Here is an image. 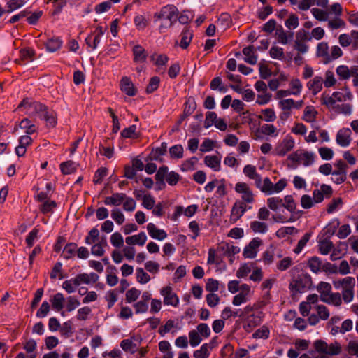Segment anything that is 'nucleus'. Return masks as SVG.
Returning a JSON list of instances; mask_svg holds the SVG:
<instances>
[{
    "instance_id": "2",
    "label": "nucleus",
    "mask_w": 358,
    "mask_h": 358,
    "mask_svg": "<svg viewBox=\"0 0 358 358\" xmlns=\"http://www.w3.org/2000/svg\"><path fill=\"white\" fill-rule=\"evenodd\" d=\"M24 107L29 111V115L31 117L38 116L41 119L43 118L45 113L48 111V107L39 102H29L28 99H24L19 104L17 108Z\"/></svg>"
},
{
    "instance_id": "55",
    "label": "nucleus",
    "mask_w": 358,
    "mask_h": 358,
    "mask_svg": "<svg viewBox=\"0 0 358 358\" xmlns=\"http://www.w3.org/2000/svg\"><path fill=\"white\" fill-rule=\"evenodd\" d=\"M134 23L138 30H143L148 24V21L142 15H136L134 17Z\"/></svg>"
},
{
    "instance_id": "16",
    "label": "nucleus",
    "mask_w": 358,
    "mask_h": 358,
    "mask_svg": "<svg viewBox=\"0 0 358 358\" xmlns=\"http://www.w3.org/2000/svg\"><path fill=\"white\" fill-rule=\"evenodd\" d=\"M126 199L124 193H114L110 196H106L104 200V203L108 206H118Z\"/></svg>"
},
{
    "instance_id": "37",
    "label": "nucleus",
    "mask_w": 358,
    "mask_h": 358,
    "mask_svg": "<svg viewBox=\"0 0 358 358\" xmlns=\"http://www.w3.org/2000/svg\"><path fill=\"white\" fill-rule=\"evenodd\" d=\"M209 345L208 343L203 344L199 350H195L193 355L195 358H208L210 355Z\"/></svg>"
},
{
    "instance_id": "61",
    "label": "nucleus",
    "mask_w": 358,
    "mask_h": 358,
    "mask_svg": "<svg viewBox=\"0 0 358 358\" xmlns=\"http://www.w3.org/2000/svg\"><path fill=\"white\" fill-rule=\"evenodd\" d=\"M189 343L192 347L198 345L201 341V338L200 337L199 333L195 330L189 331Z\"/></svg>"
},
{
    "instance_id": "29",
    "label": "nucleus",
    "mask_w": 358,
    "mask_h": 358,
    "mask_svg": "<svg viewBox=\"0 0 358 358\" xmlns=\"http://www.w3.org/2000/svg\"><path fill=\"white\" fill-rule=\"evenodd\" d=\"M20 127L25 129L27 135L32 134L36 131V125L32 124L28 118H24L20 122Z\"/></svg>"
},
{
    "instance_id": "59",
    "label": "nucleus",
    "mask_w": 358,
    "mask_h": 358,
    "mask_svg": "<svg viewBox=\"0 0 358 358\" xmlns=\"http://www.w3.org/2000/svg\"><path fill=\"white\" fill-rule=\"evenodd\" d=\"M285 26L291 29H295L299 26V18L296 14H291L285 21Z\"/></svg>"
},
{
    "instance_id": "58",
    "label": "nucleus",
    "mask_w": 358,
    "mask_h": 358,
    "mask_svg": "<svg viewBox=\"0 0 358 358\" xmlns=\"http://www.w3.org/2000/svg\"><path fill=\"white\" fill-rule=\"evenodd\" d=\"M76 248L77 245L74 243L66 244L63 250L64 258H71L74 255Z\"/></svg>"
},
{
    "instance_id": "54",
    "label": "nucleus",
    "mask_w": 358,
    "mask_h": 358,
    "mask_svg": "<svg viewBox=\"0 0 358 358\" xmlns=\"http://www.w3.org/2000/svg\"><path fill=\"white\" fill-rule=\"evenodd\" d=\"M160 78L158 76L152 77L146 87L147 93L150 94L155 92L158 88Z\"/></svg>"
},
{
    "instance_id": "57",
    "label": "nucleus",
    "mask_w": 358,
    "mask_h": 358,
    "mask_svg": "<svg viewBox=\"0 0 358 358\" xmlns=\"http://www.w3.org/2000/svg\"><path fill=\"white\" fill-rule=\"evenodd\" d=\"M165 178L169 185L174 186L178 182L180 176L178 173L175 171H171L169 173L167 172Z\"/></svg>"
},
{
    "instance_id": "36",
    "label": "nucleus",
    "mask_w": 358,
    "mask_h": 358,
    "mask_svg": "<svg viewBox=\"0 0 358 358\" xmlns=\"http://www.w3.org/2000/svg\"><path fill=\"white\" fill-rule=\"evenodd\" d=\"M150 59L155 62V64L159 66V70L161 69L160 66H165L169 60V57L166 55H156L153 54L150 56Z\"/></svg>"
},
{
    "instance_id": "31",
    "label": "nucleus",
    "mask_w": 358,
    "mask_h": 358,
    "mask_svg": "<svg viewBox=\"0 0 358 358\" xmlns=\"http://www.w3.org/2000/svg\"><path fill=\"white\" fill-rule=\"evenodd\" d=\"M250 292H239V294L234 297L232 301L233 305L240 306L246 303L250 299Z\"/></svg>"
},
{
    "instance_id": "1",
    "label": "nucleus",
    "mask_w": 358,
    "mask_h": 358,
    "mask_svg": "<svg viewBox=\"0 0 358 358\" xmlns=\"http://www.w3.org/2000/svg\"><path fill=\"white\" fill-rule=\"evenodd\" d=\"M99 280V275L95 273H82L74 278L65 280L62 284V288L66 291H73L78 288L86 289V285H92Z\"/></svg>"
},
{
    "instance_id": "43",
    "label": "nucleus",
    "mask_w": 358,
    "mask_h": 358,
    "mask_svg": "<svg viewBox=\"0 0 358 358\" xmlns=\"http://www.w3.org/2000/svg\"><path fill=\"white\" fill-rule=\"evenodd\" d=\"M179 299L175 292H165L164 302L166 305L176 306L178 303Z\"/></svg>"
},
{
    "instance_id": "63",
    "label": "nucleus",
    "mask_w": 358,
    "mask_h": 358,
    "mask_svg": "<svg viewBox=\"0 0 358 358\" xmlns=\"http://www.w3.org/2000/svg\"><path fill=\"white\" fill-rule=\"evenodd\" d=\"M137 280L140 283L144 284L150 280V275L141 268L136 270Z\"/></svg>"
},
{
    "instance_id": "8",
    "label": "nucleus",
    "mask_w": 358,
    "mask_h": 358,
    "mask_svg": "<svg viewBox=\"0 0 358 358\" xmlns=\"http://www.w3.org/2000/svg\"><path fill=\"white\" fill-rule=\"evenodd\" d=\"M246 204L243 201L235 202L232 206L230 215V222L236 223L245 213Z\"/></svg>"
},
{
    "instance_id": "26",
    "label": "nucleus",
    "mask_w": 358,
    "mask_h": 358,
    "mask_svg": "<svg viewBox=\"0 0 358 358\" xmlns=\"http://www.w3.org/2000/svg\"><path fill=\"white\" fill-rule=\"evenodd\" d=\"M64 296L60 292H57L51 300L52 308L57 311L62 310L64 308Z\"/></svg>"
},
{
    "instance_id": "50",
    "label": "nucleus",
    "mask_w": 358,
    "mask_h": 358,
    "mask_svg": "<svg viewBox=\"0 0 358 358\" xmlns=\"http://www.w3.org/2000/svg\"><path fill=\"white\" fill-rule=\"evenodd\" d=\"M224 286L220 285L219 281L213 278L208 280L206 285V291H217L219 289H223Z\"/></svg>"
},
{
    "instance_id": "47",
    "label": "nucleus",
    "mask_w": 358,
    "mask_h": 358,
    "mask_svg": "<svg viewBox=\"0 0 358 358\" xmlns=\"http://www.w3.org/2000/svg\"><path fill=\"white\" fill-rule=\"evenodd\" d=\"M270 331L268 328L266 326H263L261 328L258 329L255 332L252 334L254 338H264L266 339L269 337Z\"/></svg>"
},
{
    "instance_id": "10",
    "label": "nucleus",
    "mask_w": 358,
    "mask_h": 358,
    "mask_svg": "<svg viewBox=\"0 0 358 358\" xmlns=\"http://www.w3.org/2000/svg\"><path fill=\"white\" fill-rule=\"evenodd\" d=\"M320 299L322 301L340 306L341 304V298L339 292H320Z\"/></svg>"
},
{
    "instance_id": "19",
    "label": "nucleus",
    "mask_w": 358,
    "mask_h": 358,
    "mask_svg": "<svg viewBox=\"0 0 358 358\" xmlns=\"http://www.w3.org/2000/svg\"><path fill=\"white\" fill-rule=\"evenodd\" d=\"M134 61L135 62H145L147 58V53L145 49L140 45H136L133 48Z\"/></svg>"
},
{
    "instance_id": "17",
    "label": "nucleus",
    "mask_w": 358,
    "mask_h": 358,
    "mask_svg": "<svg viewBox=\"0 0 358 358\" xmlns=\"http://www.w3.org/2000/svg\"><path fill=\"white\" fill-rule=\"evenodd\" d=\"M147 230L150 236L155 239L162 241L167 236L164 230L157 229L153 223H149L147 225Z\"/></svg>"
},
{
    "instance_id": "39",
    "label": "nucleus",
    "mask_w": 358,
    "mask_h": 358,
    "mask_svg": "<svg viewBox=\"0 0 358 358\" xmlns=\"http://www.w3.org/2000/svg\"><path fill=\"white\" fill-rule=\"evenodd\" d=\"M72 325V322L70 320L64 322L59 329L61 334L65 338L71 336L73 332Z\"/></svg>"
},
{
    "instance_id": "4",
    "label": "nucleus",
    "mask_w": 358,
    "mask_h": 358,
    "mask_svg": "<svg viewBox=\"0 0 358 358\" xmlns=\"http://www.w3.org/2000/svg\"><path fill=\"white\" fill-rule=\"evenodd\" d=\"M289 287L295 291H306L313 287L312 278L307 273L299 275L296 279H294L289 284Z\"/></svg>"
},
{
    "instance_id": "46",
    "label": "nucleus",
    "mask_w": 358,
    "mask_h": 358,
    "mask_svg": "<svg viewBox=\"0 0 358 358\" xmlns=\"http://www.w3.org/2000/svg\"><path fill=\"white\" fill-rule=\"evenodd\" d=\"M285 203L282 206L285 207L289 212H294L296 208V203H295L292 195H287L284 198Z\"/></svg>"
},
{
    "instance_id": "24",
    "label": "nucleus",
    "mask_w": 358,
    "mask_h": 358,
    "mask_svg": "<svg viewBox=\"0 0 358 358\" xmlns=\"http://www.w3.org/2000/svg\"><path fill=\"white\" fill-rule=\"evenodd\" d=\"M221 316L223 320H229L231 317L242 318L243 313L241 309L233 310L230 307H226L222 310Z\"/></svg>"
},
{
    "instance_id": "21",
    "label": "nucleus",
    "mask_w": 358,
    "mask_h": 358,
    "mask_svg": "<svg viewBox=\"0 0 358 358\" xmlns=\"http://www.w3.org/2000/svg\"><path fill=\"white\" fill-rule=\"evenodd\" d=\"M220 158L215 155H207L204 158L205 164L215 171L220 169Z\"/></svg>"
},
{
    "instance_id": "45",
    "label": "nucleus",
    "mask_w": 358,
    "mask_h": 358,
    "mask_svg": "<svg viewBox=\"0 0 358 358\" xmlns=\"http://www.w3.org/2000/svg\"><path fill=\"white\" fill-rule=\"evenodd\" d=\"M311 236V233H306L303 236L299 241L296 247L294 248V252L299 254L305 247Z\"/></svg>"
},
{
    "instance_id": "35",
    "label": "nucleus",
    "mask_w": 358,
    "mask_h": 358,
    "mask_svg": "<svg viewBox=\"0 0 358 358\" xmlns=\"http://www.w3.org/2000/svg\"><path fill=\"white\" fill-rule=\"evenodd\" d=\"M317 113L313 106H307L304 110L303 119L308 122H313L315 120Z\"/></svg>"
},
{
    "instance_id": "32",
    "label": "nucleus",
    "mask_w": 358,
    "mask_h": 358,
    "mask_svg": "<svg viewBox=\"0 0 358 358\" xmlns=\"http://www.w3.org/2000/svg\"><path fill=\"white\" fill-rule=\"evenodd\" d=\"M262 192L271 194L273 193V184L268 178H265L263 184H262V178H260L259 187H257Z\"/></svg>"
},
{
    "instance_id": "25",
    "label": "nucleus",
    "mask_w": 358,
    "mask_h": 358,
    "mask_svg": "<svg viewBox=\"0 0 358 358\" xmlns=\"http://www.w3.org/2000/svg\"><path fill=\"white\" fill-rule=\"evenodd\" d=\"M319 251L322 255H327L334 248L333 243L329 238H324L319 242Z\"/></svg>"
},
{
    "instance_id": "18",
    "label": "nucleus",
    "mask_w": 358,
    "mask_h": 358,
    "mask_svg": "<svg viewBox=\"0 0 358 358\" xmlns=\"http://www.w3.org/2000/svg\"><path fill=\"white\" fill-rule=\"evenodd\" d=\"M120 88L122 92L130 96H134L136 93L133 83L127 77L122 78L120 83Z\"/></svg>"
},
{
    "instance_id": "62",
    "label": "nucleus",
    "mask_w": 358,
    "mask_h": 358,
    "mask_svg": "<svg viewBox=\"0 0 358 358\" xmlns=\"http://www.w3.org/2000/svg\"><path fill=\"white\" fill-rule=\"evenodd\" d=\"M314 201L310 196L304 194L301 198V205L304 209H309L314 205Z\"/></svg>"
},
{
    "instance_id": "48",
    "label": "nucleus",
    "mask_w": 358,
    "mask_h": 358,
    "mask_svg": "<svg viewBox=\"0 0 358 358\" xmlns=\"http://www.w3.org/2000/svg\"><path fill=\"white\" fill-rule=\"evenodd\" d=\"M136 126L133 124L127 128L124 129L121 132V135L124 138H136L138 137V135L136 133Z\"/></svg>"
},
{
    "instance_id": "34",
    "label": "nucleus",
    "mask_w": 358,
    "mask_h": 358,
    "mask_svg": "<svg viewBox=\"0 0 358 358\" xmlns=\"http://www.w3.org/2000/svg\"><path fill=\"white\" fill-rule=\"evenodd\" d=\"M62 43L59 38H50L46 42L45 46L49 52H55L61 48Z\"/></svg>"
},
{
    "instance_id": "13",
    "label": "nucleus",
    "mask_w": 358,
    "mask_h": 358,
    "mask_svg": "<svg viewBox=\"0 0 358 358\" xmlns=\"http://www.w3.org/2000/svg\"><path fill=\"white\" fill-rule=\"evenodd\" d=\"M316 55L318 57L322 58L324 64H327L330 63L328 43L326 42L320 43L317 46Z\"/></svg>"
},
{
    "instance_id": "40",
    "label": "nucleus",
    "mask_w": 358,
    "mask_h": 358,
    "mask_svg": "<svg viewBox=\"0 0 358 358\" xmlns=\"http://www.w3.org/2000/svg\"><path fill=\"white\" fill-rule=\"evenodd\" d=\"M183 147L181 145H176L170 148V156L173 159H180L183 157Z\"/></svg>"
},
{
    "instance_id": "60",
    "label": "nucleus",
    "mask_w": 358,
    "mask_h": 358,
    "mask_svg": "<svg viewBox=\"0 0 358 358\" xmlns=\"http://www.w3.org/2000/svg\"><path fill=\"white\" fill-rule=\"evenodd\" d=\"M169 14H168L166 17V20H168L169 23H171L173 25V23L176 21L178 17V11L177 8L173 5H170V10H169L168 12Z\"/></svg>"
},
{
    "instance_id": "27",
    "label": "nucleus",
    "mask_w": 358,
    "mask_h": 358,
    "mask_svg": "<svg viewBox=\"0 0 358 358\" xmlns=\"http://www.w3.org/2000/svg\"><path fill=\"white\" fill-rule=\"evenodd\" d=\"M224 254L230 257L231 263L233 262L232 257L240 252V248L238 246H234L229 243H226L222 247Z\"/></svg>"
},
{
    "instance_id": "7",
    "label": "nucleus",
    "mask_w": 358,
    "mask_h": 358,
    "mask_svg": "<svg viewBox=\"0 0 358 358\" xmlns=\"http://www.w3.org/2000/svg\"><path fill=\"white\" fill-rule=\"evenodd\" d=\"M243 327L247 332H250L255 327L262 322V317L260 314H254L247 315L242 318Z\"/></svg>"
},
{
    "instance_id": "44",
    "label": "nucleus",
    "mask_w": 358,
    "mask_h": 358,
    "mask_svg": "<svg viewBox=\"0 0 358 358\" xmlns=\"http://www.w3.org/2000/svg\"><path fill=\"white\" fill-rule=\"evenodd\" d=\"M193 34L189 30H185L182 33V38L180 41V47L183 49H186L189 45Z\"/></svg>"
},
{
    "instance_id": "9",
    "label": "nucleus",
    "mask_w": 358,
    "mask_h": 358,
    "mask_svg": "<svg viewBox=\"0 0 358 358\" xmlns=\"http://www.w3.org/2000/svg\"><path fill=\"white\" fill-rule=\"evenodd\" d=\"M294 145V141L291 137H287L275 148V153L279 156H285Z\"/></svg>"
},
{
    "instance_id": "6",
    "label": "nucleus",
    "mask_w": 358,
    "mask_h": 358,
    "mask_svg": "<svg viewBox=\"0 0 358 358\" xmlns=\"http://www.w3.org/2000/svg\"><path fill=\"white\" fill-rule=\"evenodd\" d=\"M235 191L237 193L242 194V201L244 203H253L254 199V194L251 189H250L248 184L245 182H238L235 185Z\"/></svg>"
},
{
    "instance_id": "51",
    "label": "nucleus",
    "mask_w": 358,
    "mask_h": 358,
    "mask_svg": "<svg viewBox=\"0 0 358 358\" xmlns=\"http://www.w3.org/2000/svg\"><path fill=\"white\" fill-rule=\"evenodd\" d=\"M267 204L270 209L276 210L279 206H282L283 201L278 197H271L267 199Z\"/></svg>"
},
{
    "instance_id": "12",
    "label": "nucleus",
    "mask_w": 358,
    "mask_h": 358,
    "mask_svg": "<svg viewBox=\"0 0 358 358\" xmlns=\"http://www.w3.org/2000/svg\"><path fill=\"white\" fill-rule=\"evenodd\" d=\"M350 129H343L338 131L336 135V143L342 147L349 145L350 143Z\"/></svg>"
},
{
    "instance_id": "64",
    "label": "nucleus",
    "mask_w": 358,
    "mask_h": 358,
    "mask_svg": "<svg viewBox=\"0 0 358 358\" xmlns=\"http://www.w3.org/2000/svg\"><path fill=\"white\" fill-rule=\"evenodd\" d=\"M292 264V259L289 257H286L282 259L277 264V268L281 271L287 270Z\"/></svg>"
},
{
    "instance_id": "22",
    "label": "nucleus",
    "mask_w": 358,
    "mask_h": 358,
    "mask_svg": "<svg viewBox=\"0 0 358 358\" xmlns=\"http://www.w3.org/2000/svg\"><path fill=\"white\" fill-rule=\"evenodd\" d=\"M147 240L146 235L144 232H141L138 235L128 236L126 238L125 241L128 245L138 244L143 245Z\"/></svg>"
},
{
    "instance_id": "23",
    "label": "nucleus",
    "mask_w": 358,
    "mask_h": 358,
    "mask_svg": "<svg viewBox=\"0 0 358 358\" xmlns=\"http://www.w3.org/2000/svg\"><path fill=\"white\" fill-rule=\"evenodd\" d=\"M275 35L278 37V41L282 44H287L289 40H292L294 36L293 32H285L280 26L276 29Z\"/></svg>"
},
{
    "instance_id": "15",
    "label": "nucleus",
    "mask_w": 358,
    "mask_h": 358,
    "mask_svg": "<svg viewBox=\"0 0 358 358\" xmlns=\"http://www.w3.org/2000/svg\"><path fill=\"white\" fill-rule=\"evenodd\" d=\"M243 173L250 179L255 180L256 187H259L260 175L257 172L256 167L253 165L248 164L243 168Z\"/></svg>"
},
{
    "instance_id": "28",
    "label": "nucleus",
    "mask_w": 358,
    "mask_h": 358,
    "mask_svg": "<svg viewBox=\"0 0 358 358\" xmlns=\"http://www.w3.org/2000/svg\"><path fill=\"white\" fill-rule=\"evenodd\" d=\"M60 169L62 173L64 175L71 174L76 171V166L74 162L69 160L62 162L60 164Z\"/></svg>"
},
{
    "instance_id": "30",
    "label": "nucleus",
    "mask_w": 358,
    "mask_h": 358,
    "mask_svg": "<svg viewBox=\"0 0 358 358\" xmlns=\"http://www.w3.org/2000/svg\"><path fill=\"white\" fill-rule=\"evenodd\" d=\"M355 281L353 278L347 277L342 281L336 282L335 284L341 285L343 291H352L355 285ZM336 287L338 288V286L336 285Z\"/></svg>"
},
{
    "instance_id": "20",
    "label": "nucleus",
    "mask_w": 358,
    "mask_h": 358,
    "mask_svg": "<svg viewBox=\"0 0 358 358\" xmlns=\"http://www.w3.org/2000/svg\"><path fill=\"white\" fill-rule=\"evenodd\" d=\"M322 83L323 78L320 76H315L307 83V87L312 91L313 94H316L322 90Z\"/></svg>"
},
{
    "instance_id": "11",
    "label": "nucleus",
    "mask_w": 358,
    "mask_h": 358,
    "mask_svg": "<svg viewBox=\"0 0 358 358\" xmlns=\"http://www.w3.org/2000/svg\"><path fill=\"white\" fill-rule=\"evenodd\" d=\"M168 167L166 166H162L159 167L155 174V180L157 190H162L165 188L166 184L164 178L168 172Z\"/></svg>"
},
{
    "instance_id": "41",
    "label": "nucleus",
    "mask_w": 358,
    "mask_h": 358,
    "mask_svg": "<svg viewBox=\"0 0 358 358\" xmlns=\"http://www.w3.org/2000/svg\"><path fill=\"white\" fill-rule=\"evenodd\" d=\"M298 230L294 227H284L279 229L276 236L279 238H285L287 235H292L297 233Z\"/></svg>"
},
{
    "instance_id": "33",
    "label": "nucleus",
    "mask_w": 358,
    "mask_h": 358,
    "mask_svg": "<svg viewBox=\"0 0 358 358\" xmlns=\"http://www.w3.org/2000/svg\"><path fill=\"white\" fill-rule=\"evenodd\" d=\"M250 228L255 233L264 234L268 229V226L264 222L253 221L250 223Z\"/></svg>"
},
{
    "instance_id": "42",
    "label": "nucleus",
    "mask_w": 358,
    "mask_h": 358,
    "mask_svg": "<svg viewBox=\"0 0 358 358\" xmlns=\"http://www.w3.org/2000/svg\"><path fill=\"white\" fill-rule=\"evenodd\" d=\"M336 72L341 80H348L350 78V69L345 65L338 66L336 69Z\"/></svg>"
},
{
    "instance_id": "52",
    "label": "nucleus",
    "mask_w": 358,
    "mask_h": 358,
    "mask_svg": "<svg viewBox=\"0 0 358 358\" xmlns=\"http://www.w3.org/2000/svg\"><path fill=\"white\" fill-rule=\"evenodd\" d=\"M339 221L338 220L329 223L324 229L325 230V235L327 236V238H329L331 236H332L334 233L336 232L337 228L339 226Z\"/></svg>"
},
{
    "instance_id": "56",
    "label": "nucleus",
    "mask_w": 358,
    "mask_h": 358,
    "mask_svg": "<svg viewBox=\"0 0 358 358\" xmlns=\"http://www.w3.org/2000/svg\"><path fill=\"white\" fill-rule=\"evenodd\" d=\"M321 158L324 160H329L334 156V151L331 148L327 147H321L318 149Z\"/></svg>"
},
{
    "instance_id": "3",
    "label": "nucleus",
    "mask_w": 358,
    "mask_h": 358,
    "mask_svg": "<svg viewBox=\"0 0 358 358\" xmlns=\"http://www.w3.org/2000/svg\"><path fill=\"white\" fill-rule=\"evenodd\" d=\"M314 347L317 352L327 355H337L341 352V345L338 342L328 345L323 340H317L314 343Z\"/></svg>"
},
{
    "instance_id": "5",
    "label": "nucleus",
    "mask_w": 358,
    "mask_h": 358,
    "mask_svg": "<svg viewBox=\"0 0 358 358\" xmlns=\"http://www.w3.org/2000/svg\"><path fill=\"white\" fill-rule=\"evenodd\" d=\"M289 159L294 162L303 164L304 166H308L314 162L315 155L308 151L297 150L291 154L289 156Z\"/></svg>"
},
{
    "instance_id": "38",
    "label": "nucleus",
    "mask_w": 358,
    "mask_h": 358,
    "mask_svg": "<svg viewBox=\"0 0 358 358\" xmlns=\"http://www.w3.org/2000/svg\"><path fill=\"white\" fill-rule=\"evenodd\" d=\"M308 265L313 272L317 273L321 269L322 262L319 257H313L308 261Z\"/></svg>"
},
{
    "instance_id": "53",
    "label": "nucleus",
    "mask_w": 358,
    "mask_h": 358,
    "mask_svg": "<svg viewBox=\"0 0 358 358\" xmlns=\"http://www.w3.org/2000/svg\"><path fill=\"white\" fill-rule=\"evenodd\" d=\"M24 4V0H10L7 2V13H11L13 10L21 8Z\"/></svg>"
},
{
    "instance_id": "14",
    "label": "nucleus",
    "mask_w": 358,
    "mask_h": 358,
    "mask_svg": "<svg viewBox=\"0 0 358 358\" xmlns=\"http://www.w3.org/2000/svg\"><path fill=\"white\" fill-rule=\"evenodd\" d=\"M257 49L251 45L243 49V53L245 56L244 60L245 62L254 65L257 62Z\"/></svg>"
},
{
    "instance_id": "49",
    "label": "nucleus",
    "mask_w": 358,
    "mask_h": 358,
    "mask_svg": "<svg viewBox=\"0 0 358 358\" xmlns=\"http://www.w3.org/2000/svg\"><path fill=\"white\" fill-rule=\"evenodd\" d=\"M108 174V169L105 167H101L96 171L93 182L94 184H101L103 178Z\"/></svg>"
}]
</instances>
